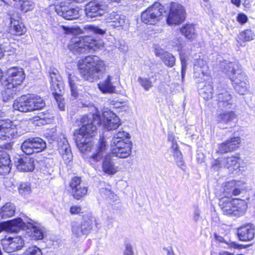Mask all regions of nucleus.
Masks as SVG:
<instances>
[{"label": "nucleus", "mask_w": 255, "mask_h": 255, "mask_svg": "<svg viewBox=\"0 0 255 255\" xmlns=\"http://www.w3.org/2000/svg\"><path fill=\"white\" fill-rule=\"evenodd\" d=\"M81 224L84 235H87L91 232L93 226L97 225L96 219L92 216L85 217Z\"/></svg>", "instance_id": "35"}, {"label": "nucleus", "mask_w": 255, "mask_h": 255, "mask_svg": "<svg viewBox=\"0 0 255 255\" xmlns=\"http://www.w3.org/2000/svg\"><path fill=\"white\" fill-rule=\"evenodd\" d=\"M200 211L198 208H196L194 210L193 215V220L197 222L200 217Z\"/></svg>", "instance_id": "62"}, {"label": "nucleus", "mask_w": 255, "mask_h": 255, "mask_svg": "<svg viewBox=\"0 0 255 255\" xmlns=\"http://www.w3.org/2000/svg\"><path fill=\"white\" fill-rule=\"evenodd\" d=\"M10 163L9 155L5 152L0 151V175H5L9 172Z\"/></svg>", "instance_id": "30"}, {"label": "nucleus", "mask_w": 255, "mask_h": 255, "mask_svg": "<svg viewBox=\"0 0 255 255\" xmlns=\"http://www.w3.org/2000/svg\"><path fill=\"white\" fill-rule=\"evenodd\" d=\"M124 255H133L132 247L131 245L127 244L125 245V250L124 253Z\"/></svg>", "instance_id": "59"}, {"label": "nucleus", "mask_w": 255, "mask_h": 255, "mask_svg": "<svg viewBox=\"0 0 255 255\" xmlns=\"http://www.w3.org/2000/svg\"><path fill=\"white\" fill-rule=\"evenodd\" d=\"M241 159L239 154L226 158H223V165L224 167L228 168L230 171L233 172L238 170L240 167Z\"/></svg>", "instance_id": "25"}, {"label": "nucleus", "mask_w": 255, "mask_h": 255, "mask_svg": "<svg viewBox=\"0 0 255 255\" xmlns=\"http://www.w3.org/2000/svg\"><path fill=\"white\" fill-rule=\"evenodd\" d=\"M233 63H226L224 70L233 82L235 90L240 95H245L249 92L250 84L245 72Z\"/></svg>", "instance_id": "2"}, {"label": "nucleus", "mask_w": 255, "mask_h": 255, "mask_svg": "<svg viewBox=\"0 0 255 255\" xmlns=\"http://www.w3.org/2000/svg\"><path fill=\"white\" fill-rule=\"evenodd\" d=\"M173 155L175 160L180 159L182 157V153L179 150L173 151Z\"/></svg>", "instance_id": "64"}, {"label": "nucleus", "mask_w": 255, "mask_h": 255, "mask_svg": "<svg viewBox=\"0 0 255 255\" xmlns=\"http://www.w3.org/2000/svg\"><path fill=\"white\" fill-rule=\"evenodd\" d=\"M175 41H173L174 45L177 46V50L178 51L181 50L182 45L181 43V40L179 38H176L174 39Z\"/></svg>", "instance_id": "63"}, {"label": "nucleus", "mask_w": 255, "mask_h": 255, "mask_svg": "<svg viewBox=\"0 0 255 255\" xmlns=\"http://www.w3.org/2000/svg\"><path fill=\"white\" fill-rule=\"evenodd\" d=\"M26 255H42V253L40 249L36 246L29 248L26 251Z\"/></svg>", "instance_id": "56"}, {"label": "nucleus", "mask_w": 255, "mask_h": 255, "mask_svg": "<svg viewBox=\"0 0 255 255\" xmlns=\"http://www.w3.org/2000/svg\"><path fill=\"white\" fill-rule=\"evenodd\" d=\"M163 11V6L155 2L142 12L141 19L145 23L155 24L161 19Z\"/></svg>", "instance_id": "6"}, {"label": "nucleus", "mask_w": 255, "mask_h": 255, "mask_svg": "<svg viewBox=\"0 0 255 255\" xmlns=\"http://www.w3.org/2000/svg\"><path fill=\"white\" fill-rule=\"evenodd\" d=\"M138 81L145 91H148L152 86L151 82L146 78L139 77Z\"/></svg>", "instance_id": "53"}, {"label": "nucleus", "mask_w": 255, "mask_h": 255, "mask_svg": "<svg viewBox=\"0 0 255 255\" xmlns=\"http://www.w3.org/2000/svg\"><path fill=\"white\" fill-rule=\"evenodd\" d=\"M237 236L240 241L249 242L255 236V227L253 224L248 223L241 226L237 229Z\"/></svg>", "instance_id": "16"}, {"label": "nucleus", "mask_w": 255, "mask_h": 255, "mask_svg": "<svg viewBox=\"0 0 255 255\" xmlns=\"http://www.w3.org/2000/svg\"><path fill=\"white\" fill-rule=\"evenodd\" d=\"M236 118V115L232 111L222 112L217 116V120L218 123L225 124L231 123Z\"/></svg>", "instance_id": "36"}, {"label": "nucleus", "mask_w": 255, "mask_h": 255, "mask_svg": "<svg viewBox=\"0 0 255 255\" xmlns=\"http://www.w3.org/2000/svg\"><path fill=\"white\" fill-rule=\"evenodd\" d=\"M33 140L35 147V153L40 152L46 147V142L42 138L38 137H33Z\"/></svg>", "instance_id": "47"}, {"label": "nucleus", "mask_w": 255, "mask_h": 255, "mask_svg": "<svg viewBox=\"0 0 255 255\" xmlns=\"http://www.w3.org/2000/svg\"><path fill=\"white\" fill-rule=\"evenodd\" d=\"M28 96L30 111L41 110L45 107V102L40 96L35 95Z\"/></svg>", "instance_id": "32"}, {"label": "nucleus", "mask_w": 255, "mask_h": 255, "mask_svg": "<svg viewBox=\"0 0 255 255\" xmlns=\"http://www.w3.org/2000/svg\"><path fill=\"white\" fill-rule=\"evenodd\" d=\"M80 122L81 127L77 135L89 138V136H93L96 131V125L101 124L100 113L97 111L95 114L84 116L81 118Z\"/></svg>", "instance_id": "4"}, {"label": "nucleus", "mask_w": 255, "mask_h": 255, "mask_svg": "<svg viewBox=\"0 0 255 255\" xmlns=\"http://www.w3.org/2000/svg\"><path fill=\"white\" fill-rule=\"evenodd\" d=\"M55 10L58 15L68 20L76 19L79 16L78 9L61 4L57 5L55 6Z\"/></svg>", "instance_id": "18"}, {"label": "nucleus", "mask_w": 255, "mask_h": 255, "mask_svg": "<svg viewBox=\"0 0 255 255\" xmlns=\"http://www.w3.org/2000/svg\"><path fill=\"white\" fill-rule=\"evenodd\" d=\"M69 84L71 89L72 95L73 96H76V81L77 80V77L75 76H72L69 74L68 76Z\"/></svg>", "instance_id": "52"}, {"label": "nucleus", "mask_w": 255, "mask_h": 255, "mask_svg": "<svg viewBox=\"0 0 255 255\" xmlns=\"http://www.w3.org/2000/svg\"><path fill=\"white\" fill-rule=\"evenodd\" d=\"M83 29L86 31L92 32V33L100 35H104L106 33L105 30L102 29L98 26H95L92 25H86L84 27Z\"/></svg>", "instance_id": "49"}, {"label": "nucleus", "mask_w": 255, "mask_h": 255, "mask_svg": "<svg viewBox=\"0 0 255 255\" xmlns=\"http://www.w3.org/2000/svg\"><path fill=\"white\" fill-rule=\"evenodd\" d=\"M105 20L108 26L118 30L127 29L129 26L128 20L126 16L113 11L106 15Z\"/></svg>", "instance_id": "8"}, {"label": "nucleus", "mask_w": 255, "mask_h": 255, "mask_svg": "<svg viewBox=\"0 0 255 255\" xmlns=\"http://www.w3.org/2000/svg\"><path fill=\"white\" fill-rule=\"evenodd\" d=\"M98 47L97 41L89 36L75 37L69 44V49L75 54L95 51Z\"/></svg>", "instance_id": "5"}, {"label": "nucleus", "mask_w": 255, "mask_h": 255, "mask_svg": "<svg viewBox=\"0 0 255 255\" xmlns=\"http://www.w3.org/2000/svg\"><path fill=\"white\" fill-rule=\"evenodd\" d=\"M234 207V217H240L244 215L247 210V204L244 200L235 198L233 199Z\"/></svg>", "instance_id": "31"}, {"label": "nucleus", "mask_w": 255, "mask_h": 255, "mask_svg": "<svg viewBox=\"0 0 255 255\" xmlns=\"http://www.w3.org/2000/svg\"><path fill=\"white\" fill-rule=\"evenodd\" d=\"M209 74V68L206 61L199 58L196 59L194 66V76L195 78H202Z\"/></svg>", "instance_id": "21"}, {"label": "nucleus", "mask_w": 255, "mask_h": 255, "mask_svg": "<svg viewBox=\"0 0 255 255\" xmlns=\"http://www.w3.org/2000/svg\"><path fill=\"white\" fill-rule=\"evenodd\" d=\"M245 184L243 181L232 180L222 184L223 191L225 195L237 196L244 190Z\"/></svg>", "instance_id": "12"}, {"label": "nucleus", "mask_w": 255, "mask_h": 255, "mask_svg": "<svg viewBox=\"0 0 255 255\" xmlns=\"http://www.w3.org/2000/svg\"><path fill=\"white\" fill-rule=\"evenodd\" d=\"M78 66L82 77L91 82L99 79L106 69L105 61L96 55L80 59Z\"/></svg>", "instance_id": "1"}, {"label": "nucleus", "mask_w": 255, "mask_h": 255, "mask_svg": "<svg viewBox=\"0 0 255 255\" xmlns=\"http://www.w3.org/2000/svg\"><path fill=\"white\" fill-rule=\"evenodd\" d=\"M49 77L51 83V88L54 92H61L64 89L61 77L57 70L49 72Z\"/></svg>", "instance_id": "29"}, {"label": "nucleus", "mask_w": 255, "mask_h": 255, "mask_svg": "<svg viewBox=\"0 0 255 255\" xmlns=\"http://www.w3.org/2000/svg\"><path fill=\"white\" fill-rule=\"evenodd\" d=\"M111 145L112 153L116 157L125 158L131 154L132 145L131 141L111 143Z\"/></svg>", "instance_id": "11"}, {"label": "nucleus", "mask_w": 255, "mask_h": 255, "mask_svg": "<svg viewBox=\"0 0 255 255\" xmlns=\"http://www.w3.org/2000/svg\"><path fill=\"white\" fill-rule=\"evenodd\" d=\"M219 205L225 215L234 217V207L233 199L227 197H223L220 200Z\"/></svg>", "instance_id": "24"}, {"label": "nucleus", "mask_w": 255, "mask_h": 255, "mask_svg": "<svg viewBox=\"0 0 255 255\" xmlns=\"http://www.w3.org/2000/svg\"><path fill=\"white\" fill-rule=\"evenodd\" d=\"M82 208L80 206H72L70 208V213L71 215H77L82 212Z\"/></svg>", "instance_id": "58"}, {"label": "nucleus", "mask_w": 255, "mask_h": 255, "mask_svg": "<svg viewBox=\"0 0 255 255\" xmlns=\"http://www.w3.org/2000/svg\"><path fill=\"white\" fill-rule=\"evenodd\" d=\"M222 167H224L223 158L215 160L212 164V168L214 170H218Z\"/></svg>", "instance_id": "57"}, {"label": "nucleus", "mask_w": 255, "mask_h": 255, "mask_svg": "<svg viewBox=\"0 0 255 255\" xmlns=\"http://www.w3.org/2000/svg\"><path fill=\"white\" fill-rule=\"evenodd\" d=\"M184 7L177 2H171L167 17V23L169 25H179L183 22L186 17Z\"/></svg>", "instance_id": "7"}, {"label": "nucleus", "mask_w": 255, "mask_h": 255, "mask_svg": "<svg viewBox=\"0 0 255 255\" xmlns=\"http://www.w3.org/2000/svg\"><path fill=\"white\" fill-rule=\"evenodd\" d=\"M29 224L31 226L28 229V231H26V237L34 240H42L44 237L45 229L40 226L33 225L31 223Z\"/></svg>", "instance_id": "26"}, {"label": "nucleus", "mask_w": 255, "mask_h": 255, "mask_svg": "<svg viewBox=\"0 0 255 255\" xmlns=\"http://www.w3.org/2000/svg\"><path fill=\"white\" fill-rule=\"evenodd\" d=\"M113 77L110 75L108 76L102 81L98 84L100 90L103 93H113L115 92L116 86L114 82H112Z\"/></svg>", "instance_id": "27"}, {"label": "nucleus", "mask_w": 255, "mask_h": 255, "mask_svg": "<svg viewBox=\"0 0 255 255\" xmlns=\"http://www.w3.org/2000/svg\"><path fill=\"white\" fill-rule=\"evenodd\" d=\"M8 242L6 250L9 252L19 250L24 245L23 240L20 236L10 238Z\"/></svg>", "instance_id": "34"}, {"label": "nucleus", "mask_w": 255, "mask_h": 255, "mask_svg": "<svg viewBox=\"0 0 255 255\" xmlns=\"http://www.w3.org/2000/svg\"><path fill=\"white\" fill-rule=\"evenodd\" d=\"M6 78L3 81L6 83L9 84L10 87H17L20 85L25 79V74L22 68L17 67H11L7 69Z\"/></svg>", "instance_id": "9"}, {"label": "nucleus", "mask_w": 255, "mask_h": 255, "mask_svg": "<svg viewBox=\"0 0 255 255\" xmlns=\"http://www.w3.org/2000/svg\"><path fill=\"white\" fill-rule=\"evenodd\" d=\"M17 168L20 171L29 172L33 171L35 166L34 160L30 157L20 158L15 161Z\"/></svg>", "instance_id": "23"}, {"label": "nucleus", "mask_w": 255, "mask_h": 255, "mask_svg": "<svg viewBox=\"0 0 255 255\" xmlns=\"http://www.w3.org/2000/svg\"><path fill=\"white\" fill-rule=\"evenodd\" d=\"M107 10V6L98 1H90L86 6L85 13L88 18H92L104 15Z\"/></svg>", "instance_id": "13"}, {"label": "nucleus", "mask_w": 255, "mask_h": 255, "mask_svg": "<svg viewBox=\"0 0 255 255\" xmlns=\"http://www.w3.org/2000/svg\"><path fill=\"white\" fill-rule=\"evenodd\" d=\"M14 5L15 7L25 13L32 10L34 7L33 2L29 0H19L15 2Z\"/></svg>", "instance_id": "41"}, {"label": "nucleus", "mask_w": 255, "mask_h": 255, "mask_svg": "<svg viewBox=\"0 0 255 255\" xmlns=\"http://www.w3.org/2000/svg\"><path fill=\"white\" fill-rule=\"evenodd\" d=\"M180 32L186 38L190 41H193L196 37L195 29L192 24L183 25L180 29Z\"/></svg>", "instance_id": "38"}, {"label": "nucleus", "mask_w": 255, "mask_h": 255, "mask_svg": "<svg viewBox=\"0 0 255 255\" xmlns=\"http://www.w3.org/2000/svg\"><path fill=\"white\" fill-rule=\"evenodd\" d=\"M181 74L182 77L183 78L184 75L185 74L186 69V64L185 59L181 57Z\"/></svg>", "instance_id": "61"}, {"label": "nucleus", "mask_w": 255, "mask_h": 255, "mask_svg": "<svg viewBox=\"0 0 255 255\" xmlns=\"http://www.w3.org/2000/svg\"><path fill=\"white\" fill-rule=\"evenodd\" d=\"M16 132L15 129L10 122H0V138L6 140L12 138Z\"/></svg>", "instance_id": "22"}, {"label": "nucleus", "mask_w": 255, "mask_h": 255, "mask_svg": "<svg viewBox=\"0 0 255 255\" xmlns=\"http://www.w3.org/2000/svg\"><path fill=\"white\" fill-rule=\"evenodd\" d=\"M72 196L77 200H80L87 193L88 187L83 182L80 177H73L69 184Z\"/></svg>", "instance_id": "10"}, {"label": "nucleus", "mask_w": 255, "mask_h": 255, "mask_svg": "<svg viewBox=\"0 0 255 255\" xmlns=\"http://www.w3.org/2000/svg\"><path fill=\"white\" fill-rule=\"evenodd\" d=\"M71 231L72 234L77 238H80L83 235H85L83 231V228L81 223L76 222L72 223Z\"/></svg>", "instance_id": "48"}, {"label": "nucleus", "mask_w": 255, "mask_h": 255, "mask_svg": "<svg viewBox=\"0 0 255 255\" xmlns=\"http://www.w3.org/2000/svg\"><path fill=\"white\" fill-rule=\"evenodd\" d=\"M224 243H225L228 246V248L229 249H236V250H241L242 249H245L246 248V246H244L243 245H240L237 243H236L235 242L233 241H224Z\"/></svg>", "instance_id": "55"}, {"label": "nucleus", "mask_w": 255, "mask_h": 255, "mask_svg": "<svg viewBox=\"0 0 255 255\" xmlns=\"http://www.w3.org/2000/svg\"><path fill=\"white\" fill-rule=\"evenodd\" d=\"M21 149L23 152L28 155L35 153L33 138H30L24 141L21 145Z\"/></svg>", "instance_id": "42"}, {"label": "nucleus", "mask_w": 255, "mask_h": 255, "mask_svg": "<svg viewBox=\"0 0 255 255\" xmlns=\"http://www.w3.org/2000/svg\"><path fill=\"white\" fill-rule=\"evenodd\" d=\"M25 223L21 218L0 223V233L3 231L11 233H17L20 230L24 229Z\"/></svg>", "instance_id": "15"}, {"label": "nucleus", "mask_w": 255, "mask_h": 255, "mask_svg": "<svg viewBox=\"0 0 255 255\" xmlns=\"http://www.w3.org/2000/svg\"><path fill=\"white\" fill-rule=\"evenodd\" d=\"M237 20L240 23L244 24L247 21L248 17L245 14L243 13H240L237 16Z\"/></svg>", "instance_id": "60"}, {"label": "nucleus", "mask_w": 255, "mask_h": 255, "mask_svg": "<svg viewBox=\"0 0 255 255\" xmlns=\"http://www.w3.org/2000/svg\"><path fill=\"white\" fill-rule=\"evenodd\" d=\"M59 92L60 93H59V91L53 92V94L55 97V100L57 102L59 108L61 110L64 111L65 109V104L64 102V100L62 99L61 92Z\"/></svg>", "instance_id": "51"}, {"label": "nucleus", "mask_w": 255, "mask_h": 255, "mask_svg": "<svg viewBox=\"0 0 255 255\" xmlns=\"http://www.w3.org/2000/svg\"><path fill=\"white\" fill-rule=\"evenodd\" d=\"M161 58L165 65L172 67L175 63V58L171 53L165 52L161 56Z\"/></svg>", "instance_id": "46"}, {"label": "nucleus", "mask_w": 255, "mask_h": 255, "mask_svg": "<svg viewBox=\"0 0 255 255\" xmlns=\"http://www.w3.org/2000/svg\"><path fill=\"white\" fill-rule=\"evenodd\" d=\"M241 142L240 137H233L218 146V151L221 153H227L236 150L239 147Z\"/></svg>", "instance_id": "19"}, {"label": "nucleus", "mask_w": 255, "mask_h": 255, "mask_svg": "<svg viewBox=\"0 0 255 255\" xmlns=\"http://www.w3.org/2000/svg\"><path fill=\"white\" fill-rule=\"evenodd\" d=\"M63 145H60V142L58 143L59 145V151L60 154L62 155V157L64 160L65 161H70L72 159V154L71 150L69 147V145L67 141L66 140H64L63 141Z\"/></svg>", "instance_id": "39"}, {"label": "nucleus", "mask_w": 255, "mask_h": 255, "mask_svg": "<svg viewBox=\"0 0 255 255\" xmlns=\"http://www.w3.org/2000/svg\"><path fill=\"white\" fill-rule=\"evenodd\" d=\"M15 206L10 203L5 204L0 209V215L2 218L11 217L15 213Z\"/></svg>", "instance_id": "40"}, {"label": "nucleus", "mask_w": 255, "mask_h": 255, "mask_svg": "<svg viewBox=\"0 0 255 255\" xmlns=\"http://www.w3.org/2000/svg\"><path fill=\"white\" fill-rule=\"evenodd\" d=\"M129 134L124 131H119L117 133L111 141V143L115 144V143H119L122 141H130Z\"/></svg>", "instance_id": "43"}, {"label": "nucleus", "mask_w": 255, "mask_h": 255, "mask_svg": "<svg viewBox=\"0 0 255 255\" xmlns=\"http://www.w3.org/2000/svg\"><path fill=\"white\" fill-rule=\"evenodd\" d=\"M11 30H13L14 33L16 35H20L24 33L25 29L22 23L18 21H12V18H10Z\"/></svg>", "instance_id": "45"}, {"label": "nucleus", "mask_w": 255, "mask_h": 255, "mask_svg": "<svg viewBox=\"0 0 255 255\" xmlns=\"http://www.w3.org/2000/svg\"><path fill=\"white\" fill-rule=\"evenodd\" d=\"M104 158V159L102 162V169L104 172L109 175L115 174L118 171V168L108 155L106 143L102 139L97 145L95 152L89 157V162L92 165L95 166Z\"/></svg>", "instance_id": "3"}, {"label": "nucleus", "mask_w": 255, "mask_h": 255, "mask_svg": "<svg viewBox=\"0 0 255 255\" xmlns=\"http://www.w3.org/2000/svg\"><path fill=\"white\" fill-rule=\"evenodd\" d=\"M218 93L217 101L218 107L221 109L231 108L232 105L231 95L222 85L218 86Z\"/></svg>", "instance_id": "17"}, {"label": "nucleus", "mask_w": 255, "mask_h": 255, "mask_svg": "<svg viewBox=\"0 0 255 255\" xmlns=\"http://www.w3.org/2000/svg\"><path fill=\"white\" fill-rule=\"evenodd\" d=\"M101 117V123H104L108 130L116 129L121 124L119 117L110 110L104 111Z\"/></svg>", "instance_id": "14"}, {"label": "nucleus", "mask_w": 255, "mask_h": 255, "mask_svg": "<svg viewBox=\"0 0 255 255\" xmlns=\"http://www.w3.org/2000/svg\"><path fill=\"white\" fill-rule=\"evenodd\" d=\"M18 191L22 195L29 194L31 192L30 184L28 183H21L18 187Z\"/></svg>", "instance_id": "50"}, {"label": "nucleus", "mask_w": 255, "mask_h": 255, "mask_svg": "<svg viewBox=\"0 0 255 255\" xmlns=\"http://www.w3.org/2000/svg\"><path fill=\"white\" fill-rule=\"evenodd\" d=\"M101 193L102 194H104L107 198H109L112 201H116L118 199V196L117 195L107 188L101 189Z\"/></svg>", "instance_id": "54"}, {"label": "nucleus", "mask_w": 255, "mask_h": 255, "mask_svg": "<svg viewBox=\"0 0 255 255\" xmlns=\"http://www.w3.org/2000/svg\"><path fill=\"white\" fill-rule=\"evenodd\" d=\"M13 109L21 112L30 111L28 96L23 95L14 101Z\"/></svg>", "instance_id": "28"}, {"label": "nucleus", "mask_w": 255, "mask_h": 255, "mask_svg": "<svg viewBox=\"0 0 255 255\" xmlns=\"http://www.w3.org/2000/svg\"><path fill=\"white\" fill-rule=\"evenodd\" d=\"M254 34L253 32L250 30L247 29L241 32L238 36V42H247L252 40L254 39Z\"/></svg>", "instance_id": "44"}, {"label": "nucleus", "mask_w": 255, "mask_h": 255, "mask_svg": "<svg viewBox=\"0 0 255 255\" xmlns=\"http://www.w3.org/2000/svg\"><path fill=\"white\" fill-rule=\"evenodd\" d=\"M2 85L4 87V90L1 92L2 100L4 102H7L13 98L17 91V88L15 87H10L9 86V84L6 83L3 81L2 82Z\"/></svg>", "instance_id": "37"}, {"label": "nucleus", "mask_w": 255, "mask_h": 255, "mask_svg": "<svg viewBox=\"0 0 255 255\" xmlns=\"http://www.w3.org/2000/svg\"><path fill=\"white\" fill-rule=\"evenodd\" d=\"M211 80L208 79L205 82L200 83L198 85L199 93L206 101L213 97V88Z\"/></svg>", "instance_id": "20"}, {"label": "nucleus", "mask_w": 255, "mask_h": 255, "mask_svg": "<svg viewBox=\"0 0 255 255\" xmlns=\"http://www.w3.org/2000/svg\"><path fill=\"white\" fill-rule=\"evenodd\" d=\"M75 140L77 146L82 153L90 151L93 145L89 138H83L81 135H77Z\"/></svg>", "instance_id": "33"}]
</instances>
